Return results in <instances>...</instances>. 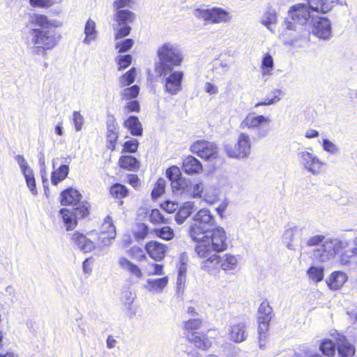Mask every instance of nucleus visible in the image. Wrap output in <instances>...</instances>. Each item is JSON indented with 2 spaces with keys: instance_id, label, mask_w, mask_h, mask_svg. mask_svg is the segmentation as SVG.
Listing matches in <instances>:
<instances>
[{
  "instance_id": "43",
  "label": "nucleus",
  "mask_w": 357,
  "mask_h": 357,
  "mask_svg": "<svg viewBox=\"0 0 357 357\" xmlns=\"http://www.w3.org/2000/svg\"><path fill=\"white\" fill-rule=\"evenodd\" d=\"M274 68V62L272 56L270 53L264 54L260 66L261 73L263 75H270Z\"/></svg>"
},
{
  "instance_id": "16",
  "label": "nucleus",
  "mask_w": 357,
  "mask_h": 357,
  "mask_svg": "<svg viewBox=\"0 0 357 357\" xmlns=\"http://www.w3.org/2000/svg\"><path fill=\"white\" fill-rule=\"evenodd\" d=\"M164 91L174 96L178 94L182 90V82L184 73L181 70H172L167 75L164 76Z\"/></svg>"
},
{
  "instance_id": "33",
  "label": "nucleus",
  "mask_w": 357,
  "mask_h": 357,
  "mask_svg": "<svg viewBox=\"0 0 357 357\" xmlns=\"http://www.w3.org/2000/svg\"><path fill=\"white\" fill-rule=\"evenodd\" d=\"M192 202H185L179 208L175 215V220L177 224H183L185 220L192 213Z\"/></svg>"
},
{
  "instance_id": "47",
  "label": "nucleus",
  "mask_w": 357,
  "mask_h": 357,
  "mask_svg": "<svg viewBox=\"0 0 357 357\" xmlns=\"http://www.w3.org/2000/svg\"><path fill=\"white\" fill-rule=\"evenodd\" d=\"M139 93V87L138 85H132L126 87L121 91V97L123 100H130L137 98Z\"/></svg>"
},
{
  "instance_id": "2",
  "label": "nucleus",
  "mask_w": 357,
  "mask_h": 357,
  "mask_svg": "<svg viewBox=\"0 0 357 357\" xmlns=\"http://www.w3.org/2000/svg\"><path fill=\"white\" fill-rule=\"evenodd\" d=\"M209 231L210 235L204 234L199 240L195 241V252L201 261L214 254L225 252L228 248L227 236L223 227L216 226Z\"/></svg>"
},
{
  "instance_id": "8",
  "label": "nucleus",
  "mask_w": 357,
  "mask_h": 357,
  "mask_svg": "<svg viewBox=\"0 0 357 357\" xmlns=\"http://www.w3.org/2000/svg\"><path fill=\"white\" fill-rule=\"evenodd\" d=\"M96 230H91L86 233L80 231H74L70 237L71 243L81 252L90 253L96 250L98 245L96 236Z\"/></svg>"
},
{
  "instance_id": "53",
  "label": "nucleus",
  "mask_w": 357,
  "mask_h": 357,
  "mask_svg": "<svg viewBox=\"0 0 357 357\" xmlns=\"http://www.w3.org/2000/svg\"><path fill=\"white\" fill-rule=\"evenodd\" d=\"M139 146V143L137 139L130 138L122 144V153H135L137 151Z\"/></svg>"
},
{
  "instance_id": "54",
  "label": "nucleus",
  "mask_w": 357,
  "mask_h": 357,
  "mask_svg": "<svg viewBox=\"0 0 357 357\" xmlns=\"http://www.w3.org/2000/svg\"><path fill=\"white\" fill-rule=\"evenodd\" d=\"M258 317L272 319L273 309L267 300L263 301L258 308Z\"/></svg>"
},
{
  "instance_id": "50",
  "label": "nucleus",
  "mask_w": 357,
  "mask_h": 357,
  "mask_svg": "<svg viewBox=\"0 0 357 357\" xmlns=\"http://www.w3.org/2000/svg\"><path fill=\"white\" fill-rule=\"evenodd\" d=\"M166 182L164 178H159L157 179L153 185V190L151 191V197L153 199H156L165 193Z\"/></svg>"
},
{
  "instance_id": "64",
  "label": "nucleus",
  "mask_w": 357,
  "mask_h": 357,
  "mask_svg": "<svg viewBox=\"0 0 357 357\" xmlns=\"http://www.w3.org/2000/svg\"><path fill=\"white\" fill-rule=\"evenodd\" d=\"M151 266L153 268V271L148 273L149 275H162L164 274V266L162 264L151 263Z\"/></svg>"
},
{
  "instance_id": "25",
  "label": "nucleus",
  "mask_w": 357,
  "mask_h": 357,
  "mask_svg": "<svg viewBox=\"0 0 357 357\" xmlns=\"http://www.w3.org/2000/svg\"><path fill=\"white\" fill-rule=\"evenodd\" d=\"M183 171L188 175L199 174L203 170L202 162L192 155H188L183 160Z\"/></svg>"
},
{
  "instance_id": "7",
  "label": "nucleus",
  "mask_w": 357,
  "mask_h": 357,
  "mask_svg": "<svg viewBox=\"0 0 357 357\" xmlns=\"http://www.w3.org/2000/svg\"><path fill=\"white\" fill-rule=\"evenodd\" d=\"M194 221L189 229V235L193 241L199 240L200 236L209 231L210 228L215 225V217L206 208L199 210L194 216Z\"/></svg>"
},
{
  "instance_id": "42",
  "label": "nucleus",
  "mask_w": 357,
  "mask_h": 357,
  "mask_svg": "<svg viewBox=\"0 0 357 357\" xmlns=\"http://www.w3.org/2000/svg\"><path fill=\"white\" fill-rule=\"evenodd\" d=\"M271 319L263 317H257L258 334L259 340L261 341L266 337L267 333L269 330Z\"/></svg>"
},
{
  "instance_id": "46",
  "label": "nucleus",
  "mask_w": 357,
  "mask_h": 357,
  "mask_svg": "<svg viewBox=\"0 0 357 357\" xmlns=\"http://www.w3.org/2000/svg\"><path fill=\"white\" fill-rule=\"evenodd\" d=\"M84 33L85 38L84 41L86 43H90L91 40H94L96 36V23L91 19H89L86 21L84 27Z\"/></svg>"
},
{
  "instance_id": "37",
  "label": "nucleus",
  "mask_w": 357,
  "mask_h": 357,
  "mask_svg": "<svg viewBox=\"0 0 357 357\" xmlns=\"http://www.w3.org/2000/svg\"><path fill=\"white\" fill-rule=\"evenodd\" d=\"M342 265L357 264V248L348 249L342 252L340 257Z\"/></svg>"
},
{
  "instance_id": "11",
  "label": "nucleus",
  "mask_w": 357,
  "mask_h": 357,
  "mask_svg": "<svg viewBox=\"0 0 357 357\" xmlns=\"http://www.w3.org/2000/svg\"><path fill=\"white\" fill-rule=\"evenodd\" d=\"M190 151L204 160L216 159L218 157V146L211 142L198 139L193 142Z\"/></svg>"
},
{
  "instance_id": "48",
  "label": "nucleus",
  "mask_w": 357,
  "mask_h": 357,
  "mask_svg": "<svg viewBox=\"0 0 357 357\" xmlns=\"http://www.w3.org/2000/svg\"><path fill=\"white\" fill-rule=\"evenodd\" d=\"M23 175L25 178L27 187L33 195L38 194L36 188V179L32 169L24 170Z\"/></svg>"
},
{
  "instance_id": "22",
  "label": "nucleus",
  "mask_w": 357,
  "mask_h": 357,
  "mask_svg": "<svg viewBox=\"0 0 357 357\" xmlns=\"http://www.w3.org/2000/svg\"><path fill=\"white\" fill-rule=\"evenodd\" d=\"M82 196L81 193L73 188H68L60 194L59 201L62 206H76L80 202Z\"/></svg>"
},
{
  "instance_id": "28",
  "label": "nucleus",
  "mask_w": 357,
  "mask_h": 357,
  "mask_svg": "<svg viewBox=\"0 0 357 357\" xmlns=\"http://www.w3.org/2000/svg\"><path fill=\"white\" fill-rule=\"evenodd\" d=\"M132 136L141 137L143 135V127L142 123L136 116H128L123 123Z\"/></svg>"
},
{
  "instance_id": "32",
  "label": "nucleus",
  "mask_w": 357,
  "mask_h": 357,
  "mask_svg": "<svg viewBox=\"0 0 357 357\" xmlns=\"http://www.w3.org/2000/svg\"><path fill=\"white\" fill-rule=\"evenodd\" d=\"M146 215L148 217L149 222L155 226L169 223V218H166L158 208L146 210Z\"/></svg>"
},
{
  "instance_id": "62",
  "label": "nucleus",
  "mask_w": 357,
  "mask_h": 357,
  "mask_svg": "<svg viewBox=\"0 0 357 357\" xmlns=\"http://www.w3.org/2000/svg\"><path fill=\"white\" fill-rule=\"evenodd\" d=\"M277 20V15L275 12L267 11L264 14V19L263 20V24L266 26H268L273 23H275Z\"/></svg>"
},
{
  "instance_id": "4",
  "label": "nucleus",
  "mask_w": 357,
  "mask_h": 357,
  "mask_svg": "<svg viewBox=\"0 0 357 357\" xmlns=\"http://www.w3.org/2000/svg\"><path fill=\"white\" fill-rule=\"evenodd\" d=\"M132 4L133 0H114L113 3L115 10L114 20L117 24V26L114 28L115 40L123 38L130 33L132 29L129 24L135 21V14L123 8H130Z\"/></svg>"
},
{
  "instance_id": "38",
  "label": "nucleus",
  "mask_w": 357,
  "mask_h": 357,
  "mask_svg": "<svg viewBox=\"0 0 357 357\" xmlns=\"http://www.w3.org/2000/svg\"><path fill=\"white\" fill-rule=\"evenodd\" d=\"M152 233L158 238L166 241L172 240L174 236V230L168 225H165L159 228H154Z\"/></svg>"
},
{
  "instance_id": "13",
  "label": "nucleus",
  "mask_w": 357,
  "mask_h": 357,
  "mask_svg": "<svg viewBox=\"0 0 357 357\" xmlns=\"http://www.w3.org/2000/svg\"><path fill=\"white\" fill-rule=\"evenodd\" d=\"M271 119L268 116L263 115L253 116L250 114L241 122V127L242 128L257 129L259 134L264 136L271 130Z\"/></svg>"
},
{
  "instance_id": "24",
  "label": "nucleus",
  "mask_w": 357,
  "mask_h": 357,
  "mask_svg": "<svg viewBox=\"0 0 357 357\" xmlns=\"http://www.w3.org/2000/svg\"><path fill=\"white\" fill-rule=\"evenodd\" d=\"M348 280L346 273L342 271H333L327 278L326 282L331 290L337 291L342 288Z\"/></svg>"
},
{
  "instance_id": "49",
  "label": "nucleus",
  "mask_w": 357,
  "mask_h": 357,
  "mask_svg": "<svg viewBox=\"0 0 357 357\" xmlns=\"http://www.w3.org/2000/svg\"><path fill=\"white\" fill-rule=\"evenodd\" d=\"M307 273L309 278L314 282H319L324 279V268L318 266H310Z\"/></svg>"
},
{
  "instance_id": "40",
  "label": "nucleus",
  "mask_w": 357,
  "mask_h": 357,
  "mask_svg": "<svg viewBox=\"0 0 357 357\" xmlns=\"http://www.w3.org/2000/svg\"><path fill=\"white\" fill-rule=\"evenodd\" d=\"M169 279L165 276L156 279H150L147 280V287L149 290L160 292L167 285Z\"/></svg>"
},
{
  "instance_id": "56",
  "label": "nucleus",
  "mask_w": 357,
  "mask_h": 357,
  "mask_svg": "<svg viewBox=\"0 0 357 357\" xmlns=\"http://www.w3.org/2000/svg\"><path fill=\"white\" fill-rule=\"evenodd\" d=\"M132 58L130 54L117 56L115 61L118 66V70L121 71L129 67L132 63Z\"/></svg>"
},
{
  "instance_id": "12",
  "label": "nucleus",
  "mask_w": 357,
  "mask_h": 357,
  "mask_svg": "<svg viewBox=\"0 0 357 357\" xmlns=\"http://www.w3.org/2000/svg\"><path fill=\"white\" fill-rule=\"evenodd\" d=\"M120 128L116 119L109 116L106 121V131L105 134V145L110 152L116 151L120 137Z\"/></svg>"
},
{
  "instance_id": "31",
  "label": "nucleus",
  "mask_w": 357,
  "mask_h": 357,
  "mask_svg": "<svg viewBox=\"0 0 357 357\" xmlns=\"http://www.w3.org/2000/svg\"><path fill=\"white\" fill-rule=\"evenodd\" d=\"M59 213L61 215L62 220L67 231H72L76 228L78 222L73 211L62 208L60 209Z\"/></svg>"
},
{
  "instance_id": "45",
  "label": "nucleus",
  "mask_w": 357,
  "mask_h": 357,
  "mask_svg": "<svg viewBox=\"0 0 357 357\" xmlns=\"http://www.w3.org/2000/svg\"><path fill=\"white\" fill-rule=\"evenodd\" d=\"M91 205L87 202H83L77 207L74 208V213L77 219H84L89 216Z\"/></svg>"
},
{
  "instance_id": "36",
  "label": "nucleus",
  "mask_w": 357,
  "mask_h": 357,
  "mask_svg": "<svg viewBox=\"0 0 357 357\" xmlns=\"http://www.w3.org/2000/svg\"><path fill=\"white\" fill-rule=\"evenodd\" d=\"M336 348V343L333 339L324 338L321 340L319 344V350L328 357L335 356Z\"/></svg>"
},
{
  "instance_id": "59",
  "label": "nucleus",
  "mask_w": 357,
  "mask_h": 357,
  "mask_svg": "<svg viewBox=\"0 0 357 357\" xmlns=\"http://www.w3.org/2000/svg\"><path fill=\"white\" fill-rule=\"evenodd\" d=\"M124 109L127 112H139L140 111V105L137 100H130L126 104Z\"/></svg>"
},
{
  "instance_id": "60",
  "label": "nucleus",
  "mask_w": 357,
  "mask_h": 357,
  "mask_svg": "<svg viewBox=\"0 0 357 357\" xmlns=\"http://www.w3.org/2000/svg\"><path fill=\"white\" fill-rule=\"evenodd\" d=\"M160 206L168 213H173L178 209V204L174 202L165 201Z\"/></svg>"
},
{
  "instance_id": "3",
  "label": "nucleus",
  "mask_w": 357,
  "mask_h": 357,
  "mask_svg": "<svg viewBox=\"0 0 357 357\" xmlns=\"http://www.w3.org/2000/svg\"><path fill=\"white\" fill-rule=\"evenodd\" d=\"M159 61L155 64V71L158 76H165L175 68L181 66L183 54L179 45L165 42L157 50Z\"/></svg>"
},
{
  "instance_id": "63",
  "label": "nucleus",
  "mask_w": 357,
  "mask_h": 357,
  "mask_svg": "<svg viewBox=\"0 0 357 357\" xmlns=\"http://www.w3.org/2000/svg\"><path fill=\"white\" fill-rule=\"evenodd\" d=\"M324 240H325L324 236L316 235V236L310 237L307 241L306 244L307 246H315V245H319L321 243H324Z\"/></svg>"
},
{
  "instance_id": "39",
  "label": "nucleus",
  "mask_w": 357,
  "mask_h": 357,
  "mask_svg": "<svg viewBox=\"0 0 357 357\" xmlns=\"http://www.w3.org/2000/svg\"><path fill=\"white\" fill-rule=\"evenodd\" d=\"M69 172V167L67 165H61L59 168L54 170L51 173V182L54 185H56L59 183L64 180Z\"/></svg>"
},
{
  "instance_id": "19",
  "label": "nucleus",
  "mask_w": 357,
  "mask_h": 357,
  "mask_svg": "<svg viewBox=\"0 0 357 357\" xmlns=\"http://www.w3.org/2000/svg\"><path fill=\"white\" fill-rule=\"evenodd\" d=\"M336 343V349L340 357H352L354 356L356 349L347 337L339 333L331 335Z\"/></svg>"
},
{
  "instance_id": "58",
  "label": "nucleus",
  "mask_w": 357,
  "mask_h": 357,
  "mask_svg": "<svg viewBox=\"0 0 357 357\" xmlns=\"http://www.w3.org/2000/svg\"><path fill=\"white\" fill-rule=\"evenodd\" d=\"M127 183L135 189H139L141 186V180L138 175L135 174H128L126 175Z\"/></svg>"
},
{
  "instance_id": "34",
  "label": "nucleus",
  "mask_w": 357,
  "mask_h": 357,
  "mask_svg": "<svg viewBox=\"0 0 357 357\" xmlns=\"http://www.w3.org/2000/svg\"><path fill=\"white\" fill-rule=\"evenodd\" d=\"M149 233V227L144 222L136 223L132 229V234L137 242H140L146 238Z\"/></svg>"
},
{
  "instance_id": "15",
  "label": "nucleus",
  "mask_w": 357,
  "mask_h": 357,
  "mask_svg": "<svg viewBox=\"0 0 357 357\" xmlns=\"http://www.w3.org/2000/svg\"><path fill=\"white\" fill-rule=\"evenodd\" d=\"M197 11L199 17L212 24L228 22L231 19L229 13L222 8L215 7L206 10H197Z\"/></svg>"
},
{
  "instance_id": "14",
  "label": "nucleus",
  "mask_w": 357,
  "mask_h": 357,
  "mask_svg": "<svg viewBox=\"0 0 357 357\" xmlns=\"http://www.w3.org/2000/svg\"><path fill=\"white\" fill-rule=\"evenodd\" d=\"M116 227L114 225L111 216L107 215L100 226V231H96V236L98 241V245L101 247L107 246L111 244L112 241L116 238Z\"/></svg>"
},
{
  "instance_id": "27",
  "label": "nucleus",
  "mask_w": 357,
  "mask_h": 357,
  "mask_svg": "<svg viewBox=\"0 0 357 357\" xmlns=\"http://www.w3.org/2000/svg\"><path fill=\"white\" fill-rule=\"evenodd\" d=\"M118 166L128 172H137L140 168V162L132 155H122L118 160Z\"/></svg>"
},
{
  "instance_id": "52",
  "label": "nucleus",
  "mask_w": 357,
  "mask_h": 357,
  "mask_svg": "<svg viewBox=\"0 0 357 357\" xmlns=\"http://www.w3.org/2000/svg\"><path fill=\"white\" fill-rule=\"evenodd\" d=\"M281 91L274 89L271 92V94L265 98L263 101H260L255 105V107L264 105H270L278 102L280 100V96Z\"/></svg>"
},
{
  "instance_id": "41",
  "label": "nucleus",
  "mask_w": 357,
  "mask_h": 357,
  "mask_svg": "<svg viewBox=\"0 0 357 357\" xmlns=\"http://www.w3.org/2000/svg\"><path fill=\"white\" fill-rule=\"evenodd\" d=\"M137 76V69L135 67L131 68L127 72L119 77V84L121 88L130 86L135 81Z\"/></svg>"
},
{
  "instance_id": "35",
  "label": "nucleus",
  "mask_w": 357,
  "mask_h": 357,
  "mask_svg": "<svg viewBox=\"0 0 357 357\" xmlns=\"http://www.w3.org/2000/svg\"><path fill=\"white\" fill-rule=\"evenodd\" d=\"M230 337L236 342L243 341L246 337L245 324L238 323L231 326Z\"/></svg>"
},
{
  "instance_id": "51",
  "label": "nucleus",
  "mask_w": 357,
  "mask_h": 357,
  "mask_svg": "<svg viewBox=\"0 0 357 357\" xmlns=\"http://www.w3.org/2000/svg\"><path fill=\"white\" fill-rule=\"evenodd\" d=\"M281 91L274 89L271 92V94L265 98L263 101H260L255 105V107L264 105H270L278 102L280 100V96Z\"/></svg>"
},
{
  "instance_id": "55",
  "label": "nucleus",
  "mask_w": 357,
  "mask_h": 357,
  "mask_svg": "<svg viewBox=\"0 0 357 357\" xmlns=\"http://www.w3.org/2000/svg\"><path fill=\"white\" fill-rule=\"evenodd\" d=\"M61 2V0H29L31 6L41 8H48Z\"/></svg>"
},
{
  "instance_id": "9",
  "label": "nucleus",
  "mask_w": 357,
  "mask_h": 357,
  "mask_svg": "<svg viewBox=\"0 0 357 357\" xmlns=\"http://www.w3.org/2000/svg\"><path fill=\"white\" fill-rule=\"evenodd\" d=\"M310 2L307 3H296L291 6L288 11V15L292 20L287 23L288 29H294V24L305 25L307 24L312 16L311 13Z\"/></svg>"
},
{
  "instance_id": "21",
  "label": "nucleus",
  "mask_w": 357,
  "mask_h": 357,
  "mask_svg": "<svg viewBox=\"0 0 357 357\" xmlns=\"http://www.w3.org/2000/svg\"><path fill=\"white\" fill-rule=\"evenodd\" d=\"M166 176L171 181V185L174 190H183L188 187L185 179L181 176L180 169L176 165L167 169Z\"/></svg>"
},
{
  "instance_id": "5",
  "label": "nucleus",
  "mask_w": 357,
  "mask_h": 357,
  "mask_svg": "<svg viewBox=\"0 0 357 357\" xmlns=\"http://www.w3.org/2000/svg\"><path fill=\"white\" fill-rule=\"evenodd\" d=\"M238 266L237 256L231 253L222 255L214 254L204 261H200L201 269L208 273H218L220 269L225 272L234 271Z\"/></svg>"
},
{
  "instance_id": "6",
  "label": "nucleus",
  "mask_w": 357,
  "mask_h": 357,
  "mask_svg": "<svg viewBox=\"0 0 357 357\" xmlns=\"http://www.w3.org/2000/svg\"><path fill=\"white\" fill-rule=\"evenodd\" d=\"M31 34L35 54L43 56L47 55V51L54 48L60 39V36L51 30L34 28L31 29Z\"/></svg>"
},
{
  "instance_id": "1",
  "label": "nucleus",
  "mask_w": 357,
  "mask_h": 357,
  "mask_svg": "<svg viewBox=\"0 0 357 357\" xmlns=\"http://www.w3.org/2000/svg\"><path fill=\"white\" fill-rule=\"evenodd\" d=\"M185 340L195 349L206 351L219 337L215 328L204 329V321L200 318H190L183 322Z\"/></svg>"
},
{
  "instance_id": "23",
  "label": "nucleus",
  "mask_w": 357,
  "mask_h": 357,
  "mask_svg": "<svg viewBox=\"0 0 357 357\" xmlns=\"http://www.w3.org/2000/svg\"><path fill=\"white\" fill-rule=\"evenodd\" d=\"M312 33L319 38L328 39L331 35V22L327 17H321L314 24Z\"/></svg>"
},
{
  "instance_id": "29",
  "label": "nucleus",
  "mask_w": 357,
  "mask_h": 357,
  "mask_svg": "<svg viewBox=\"0 0 357 357\" xmlns=\"http://www.w3.org/2000/svg\"><path fill=\"white\" fill-rule=\"evenodd\" d=\"M119 265L121 269L129 273L131 276L137 278H142L143 276L141 268L135 264L128 259L125 257H121L118 261Z\"/></svg>"
},
{
  "instance_id": "57",
  "label": "nucleus",
  "mask_w": 357,
  "mask_h": 357,
  "mask_svg": "<svg viewBox=\"0 0 357 357\" xmlns=\"http://www.w3.org/2000/svg\"><path fill=\"white\" fill-rule=\"evenodd\" d=\"M134 45L132 39L127 38L120 42H118L115 45V48L118 50L119 53H123L128 51L132 48Z\"/></svg>"
},
{
  "instance_id": "44",
  "label": "nucleus",
  "mask_w": 357,
  "mask_h": 357,
  "mask_svg": "<svg viewBox=\"0 0 357 357\" xmlns=\"http://www.w3.org/2000/svg\"><path fill=\"white\" fill-rule=\"evenodd\" d=\"M31 24L42 29L50 27L51 22L47 16L43 14H33L31 16Z\"/></svg>"
},
{
  "instance_id": "10",
  "label": "nucleus",
  "mask_w": 357,
  "mask_h": 357,
  "mask_svg": "<svg viewBox=\"0 0 357 357\" xmlns=\"http://www.w3.org/2000/svg\"><path fill=\"white\" fill-rule=\"evenodd\" d=\"M225 150L229 158H243L247 157L251 150L250 137L246 133H241L237 142L235 144H226Z\"/></svg>"
},
{
  "instance_id": "18",
  "label": "nucleus",
  "mask_w": 357,
  "mask_h": 357,
  "mask_svg": "<svg viewBox=\"0 0 357 357\" xmlns=\"http://www.w3.org/2000/svg\"><path fill=\"white\" fill-rule=\"evenodd\" d=\"M347 245V242L337 239L324 241L321 250H319V257L326 259L333 258L346 248Z\"/></svg>"
},
{
  "instance_id": "61",
  "label": "nucleus",
  "mask_w": 357,
  "mask_h": 357,
  "mask_svg": "<svg viewBox=\"0 0 357 357\" xmlns=\"http://www.w3.org/2000/svg\"><path fill=\"white\" fill-rule=\"evenodd\" d=\"M73 123L75 125V130L79 131L84 123V118L78 112H73Z\"/></svg>"
},
{
  "instance_id": "26",
  "label": "nucleus",
  "mask_w": 357,
  "mask_h": 357,
  "mask_svg": "<svg viewBox=\"0 0 357 357\" xmlns=\"http://www.w3.org/2000/svg\"><path fill=\"white\" fill-rule=\"evenodd\" d=\"M109 194L112 199L116 200L119 204H123V199L130 195V190L121 183H114L109 188Z\"/></svg>"
},
{
  "instance_id": "30",
  "label": "nucleus",
  "mask_w": 357,
  "mask_h": 357,
  "mask_svg": "<svg viewBox=\"0 0 357 357\" xmlns=\"http://www.w3.org/2000/svg\"><path fill=\"white\" fill-rule=\"evenodd\" d=\"M310 5L312 12L321 14H326L334 7L333 0H312L310 1Z\"/></svg>"
},
{
  "instance_id": "20",
  "label": "nucleus",
  "mask_w": 357,
  "mask_h": 357,
  "mask_svg": "<svg viewBox=\"0 0 357 357\" xmlns=\"http://www.w3.org/2000/svg\"><path fill=\"white\" fill-rule=\"evenodd\" d=\"M301 158L305 167L313 174H318L321 173L325 167V163L324 162L310 152H302L301 153Z\"/></svg>"
},
{
  "instance_id": "17",
  "label": "nucleus",
  "mask_w": 357,
  "mask_h": 357,
  "mask_svg": "<svg viewBox=\"0 0 357 357\" xmlns=\"http://www.w3.org/2000/svg\"><path fill=\"white\" fill-rule=\"evenodd\" d=\"M144 248L148 256L155 261H162L168 252L167 245L156 240L147 241Z\"/></svg>"
}]
</instances>
